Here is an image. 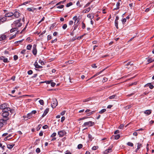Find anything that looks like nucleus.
I'll return each instance as SVG.
<instances>
[{"instance_id": "nucleus-1", "label": "nucleus", "mask_w": 154, "mask_h": 154, "mask_svg": "<svg viewBox=\"0 0 154 154\" xmlns=\"http://www.w3.org/2000/svg\"><path fill=\"white\" fill-rule=\"evenodd\" d=\"M21 20V19L20 18L14 21L13 24H15L14 26L17 28L21 26L22 23H20Z\"/></svg>"}, {"instance_id": "nucleus-2", "label": "nucleus", "mask_w": 154, "mask_h": 154, "mask_svg": "<svg viewBox=\"0 0 154 154\" xmlns=\"http://www.w3.org/2000/svg\"><path fill=\"white\" fill-rule=\"evenodd\" d=\"M1 115L3 117L2 119L5 120L4 121H7L9 119V113H2Z\"/></svg>"}, {"instance_id": "nucleus-3", "label": "nucleus", "mask_w": 154, "mask_h": 154, "mask_svg": "<svg viewBox=\"0 0 154 154\" xmlns=\"http://www.w3.org/2000/svg\"><path fill=\"white\" fill-rule=\"evenodd\" d=\"M58 102L55 98H53L51 102V106L53 108H54L57 105Z\"/></svg>"}, {"instance_id": "nucleus-4", "label": "nucleus", "mask_w": 154, "mask_h": 154, "mask_svg": "<svg viewBox=\"0 0 154 154\" xmlns=\"http://www.w3.org/2000/svg\"><path fill=\"white\" fill-rule=\"evenodd\" d=\"M95 125L94 122H93L91 121H89L88 122H85L82 125L83 127H84L86 126H88L89 127H91Z\"/></svg>"}, {"instance_id": "nucleus-5", "label": "nucleus", "mask_w": 154, "mask_h": 154, "mask_svg": "<svg viewBox=\"0 0 154 154\" xmlns=\"http://www.w3.org/2000/svg\"><path fill=\"white\" fill-rule=\"evenodd\" d=\"M8 108H10L8 107V105L7 103H4L0 106V109L2 110Z\"/></svg>"}, {"instance_id": "nucleus-6", "label": "nucleus", "mask_w": 154, "mask_h": 154, "mask_svg": "<svg viewBox=\"0 0 154 154\" xmlns=\"http://www.w3.org/2000/svg\"><path fill=\"white\" fill-rule=\"evenodd\" d=\"M66 134V132L64 130H62L58 132V134L60 137H62Z\"/></svg>"}, {"instance_id": "nucleus-7", "label": "nucleus", "mask_w": 154, "mask_h": 154, "mask_svg": "<svg viewBox=\"0 0 154 154\" xmlns=\"http://www.w3.org/2000/svg\"><path fill=\"white\" fill-rule=\"evenodd\" d=\"M112 146H110L108 148L103 151V153L105 154H107L109 152H112Z\"/></svg>"}, {"instance_id": "nucleus-8", "label": "nucleus", "mask_w": 154, "mask_h": 154, "mask_svg": "<svg viewBox=\"0 0 154 154\" xmlns=\"http://www.w3.org/2000/svg\"><path fill=\"white\" fill-rule=\"evenodd\" d=\"M7 20V18L5 17L1 16L0 17V23H4Z\"/></svg>"}, {"instance_id": "nucleus-9", "label": "nucleus", "mask_w": 154, "mask_h": 154, "mask_svg": "<svg viewBox=\"0 0 154 154\" xmlns=\"http://www.w3.org/2000/svg\"><path fill=\"white\" fill-rule=\"evenodd\" d=\"M9 111L11 112L12 113V112L13 111V110L12 109H11V108H8L7 109L2 110V113H9Z\"/></svg>"}, {"instance_id": "nucleus-10", "label": "nucleus", "mask_w": 154, "mask_h": 154, "mask_svg": "<svg viewBox=\"0 0 154 154\" xmlns=\"http://www.w3.org/2000/svg\"><path fill=\"white\" fill-rule=\"evenodd\" d=\"M20 14V13L18 11H16L13 13V17H15L16 18H18L19 17Z\"/></svg>"}, {"instance_id": "nucleus-11", "label": "nucleus", "mask_w": 154, "mask_h": 154, "mask_svg": "<svg viewBox=\"0 0 154 154\" xmlns=\"http://www.w3.org/2000/svg\"><path fill=\"white\" fill-rule=\"evenodd\" d=\"M5 17H11L12 18H14L13 17V13L12 12H9L5 14Z\"/></svg>"}, {"instance_id": "nucleus-12", "label": "nucleus", "mask_w": 154, "mask_h": 154, "mask_svg": "<svg viewBox=\"0 0 154 154\" xmlns=\"http://www.w3.org/2000/svg\"><path fill=\"white\" fill-rule=\"evenodd\" d=\"M106 68H106L105 69H103L101 71H100V72L97 73L95 74L93 76H92L90 78V79H92V78H94V77H96L97 75H99L102 72H103Z\"/></svg>"}, {"instance_id": "nucleus-13", "label": "nucleus", "mask_w": 154, "mask_h": 154, "mask_svg": "<svg viewBox=\"0 0 154 154\" xmlns=\"http://www.w3.org/2000/svg\"><path fill=\"white\" fill-rule=\"evenodd\" d=\"M4 120H5L2 119L0 120V127H2L3 126L4 123L6 124L7 121H4Z\"/></svg>"}, {"instance_id": "nucleus-14", "label": "nucleus", "mask_w": 154, "mask_h": 154, "mask_svg": "<svg viewBox=\"0 0 154 154\" xmlns=\"http://www.w3.org/2000/svg\"><path fill=\"white\" fill-rule=\"evenodd\" d=\"M49 111V108H47L45 110L42 116V117H44L45 116L48 112Z\"/></svg>"}, {"instance_id": "nucleus-15", "label": "nucleus", "mask_w": 154, "mask_h": 154, "mask_svg": "<svg viewBox=\"0 0 154 154\" xmlns=\"http://www.w3.org/2000/svg\"><path fill=\"white\" fill-rule=\"evenodd\" d=\"M146 86H149V88L151 89H152L154 88V86L152 85L151 83H147L144 86V87Z\"/></svg>"}, {"instance_id": "nucleus-16", "label": "nucleus", "mask_w": 154, "mask_h": 154, "mask_svg": "<svg viewBox=\"0 0 154 154\" xmlns=\"http://www.w3.org/2000/svg\"><path fill=\"white\" fill-rule=\"evenodd\" d=\"M34 65L35 67L37 68H42V66H39L38 65V63L36 61L35 62L34 64Z\"/></svg>"}, {"instance_id": "nucleus-17", "label": "nucleus", "mask_w": 154, "mask_h": 154, "mask_svg": "<svg viewBox=\"0 0 154 154\" xmlns=\"http://www.w3.org/2000/svg\"><path fill=\"white\" fill-rule=\"evenodd\" d=\"M152 112V110L151 109L147 110L144 111V113L147 115H149Z\"/></svg>"}, {"instance_id": "nucleus-18", "label": "nucleus", "mask_w": 154, "mask_h": 154, "mask_svg": "<svg viewBox=\"0 0 154 154\" xmlns=\"http://www.w3.org/2000/svg\"><path fill=\"white\" fill-rule=\"evenodd\" d=\"M120 5V3L119 2H118L116 3V7L113 9V11L118 10L119 8V6Z\"/></svg>"}, {"instance_id": "nucleus-19", "label": "nucleus", "mask_w": 154, "mask_h": 154, "mask_svg": "<svg viewBox=\"0 0 154 154\" xmlns=\"http://www.w3.org/2000/svg\"><path fill=\"white\" fill-rule=\"evenodd\" d=\"M6 36L5 35H1L0 36V41L3 40L5 39Z\"/></svg>"}, {"instance_id": "nucleus-20", "label": "nucleus", "mask_w": 154, "mask_h": 154, "mask_svg": "<svg viewBox=\"0 0 154 154\" xmlns=\"http://www.w3.org/2000/svg\"><path fill=\"white\" fill-rule=\"evenodd\" d=\"M14 144H8L7 145V147L8 149H11L14 146Z\"/></svg>"}, {"instance_id": "nucleus-21", "label": "nucleus", "mask_w": 154, "mask_h": 154, "mask_svg": "<svg viewBox=\"0 0 154 154\" xmlns=\"http://www.w3.org/2000/svg\"><path fill=\"white\" fill-rule=\"evenodd\" d=\"M37 49H32V52L33 54L34 55H36L37 53Z\"/></svg>"}, {"instance_id": "nucleus-22", "label": "nucleus", "mask_w": 154, "mask_h": 154, "mask_svg": "<svg viewBox=\"0 0 154 154\" xmlns=\"http://www.w3.org/2000/svg\"><path fill=\"white\" fill-rule=\"evenodd\" d=\"M18 30V28L17 27H15L12 28L10 30V32L12 33Z\"/></svg>"}, {"instance_id": "nucleus-23", "label": "nucleus", "mask_w": 154, "mask_h": 154, "mask_svg": "<svg viewBox=\"0 0 154 154\" xmlns=\"http://www.w3.org/2000/svg\"><path fill=\"white\" fill-rule=\"evenodd\" d=\"M32 46L31 45H27L26 47V49L27 50H30L31 49Z\"/></svg>"}, {"instance_id": "nucleus-24", "label": "nucleus", "mask_w": 154, "mask_h": 154, "mask_svg": "<svg viewBox=\"0 0 154 154\" xmlns=\"http://www.w3.org/2000/svg\"><path fill=\"white\" fill-rule=\"evenodd\" d=\"M91 97H89L88 98H86L85 99L83 100H82V101L83 102H88V101L90 100H91Z\"/></svg>"}, {"instance_id": "nucleus-25", "label": "nucleus", "mask_w": 154, "mask_h": 154, "mask_svg": "<svg viewBox=\"0 0 154 154\" xmlns=\"http://www.w3.org/2000/svg\"><path fill=\"white\" fill-rule=\"evenodd\" d=\"M115 25L117 29H119V27L118 26V21H115Z\"/></svg>"}, {"instance_id": "nucleus-26", "label": "nucleus", "mask_w": 154, "mask_h": 154, "mask_svg": "<svg viewBox=\"0 0 154 154\" xmlns=\"http://www.w3.org/2000/svg\"><path fill=\"white\" fill-rule=\"evenodd\" d=\"M95 112V111H93L91 112H90L87 114V115L88 116H91V115L93 114Z\"/></svg>"}, {"instance_id": "nucleus-27", "label": "nucleus", "mask_w": 154, "mask_h": 154, "mask_svg": "<svg viewBox=\"0 0 154 154\" xmlns=\"http://www.w3.org/2000/svg\"><path fill=\"white\" fill-rule=\"evenodd\" d=\"M91 10V8H87L85 10L83 11V12L84 13H86L87 12H89Z\"/></svg>"}, {"instance_id": "nucleus-28", "label": "nucleus", "mask_w": 154, "mask_h": 154, "mask_svg": "<svg viewBox=\"0 0 154 154\" xmlns=\"http://www.w3.org/2000/svg\"><path fill=\"white\" fill-rule=\"evenodd\" d=\"M88 137L89 139L91 141L92 140L94 139V137H92V136L90 134H89L88 135Z\"/></svg>"}, {"instance_id": "nucleus-29", "label": "nucleus", "mask_w": 154, "mask_h": 154, "mask_svg": "<svg viewBox=\"0 0 154 154\" xmlns=\"http://www.w3.org/2000/svg\"><path fill=\"white\" fill-rule=\"evenodd\" d=\"M106 111V109H103L99 112L100 114H102Z\"/></svg>"}, {"instance_id": "nucleus-30", "label": "nucleus", "mask_w": 154, "mask_h": 154, "mask_svg": "<svg viewBox=\"0 0 154 154\" xmlns=\"http://www.w3.org/2000/svg\"><path fill=\"white\" fill-rule=\"evenodd\" d=\"M132 106V105H128L125 107V109L127 110L131 107Z\"/></svg>"}, {"instance_id": "nucleus-31", "label": "nucleus", "mask_w": 154, "mask_h": 154, "mask_svg": "<svg viewBox=\"0 0 154 154\" xmlns=\"http://www.w3.org/2000/svg\"><path fill=\"white\" fill-rule=\"evenodd\" d=\"M127 145L128 146H129L132 147L134 146V144L133 143H132L130 142H128L127 143Z\"/></svg>"}, {"instance_id": "nucleus-32", "label": "nucleus", "mask_w": 154, "mask_h": 154, "mask_svg": "<svg viewBox=\"0 0 154 154\" xmlns=\"http://www.w3.org/2000/svg\"><path fill=\"white\" fill-rule=\"evenodd\" d=\"M137 148H138V149H140L141 147H142V146L141 143H137Z\"/></svg>"}, {"instance_id": "nucleus-33", "label": "nucleus", "mask_w": 154, "mask_h": 154, "mask_svg": "<svg viewBox=\"0 0 154 154\" xmlns=\"http://www.w3.org/2000/svg\"><path fill=\"white\" fill-rule=\"evenodd\" d=\"M39 102L40 103V104L41 105H43L44 104V101L42 100H40L39 101Z\"/></svg>"}, {"instance_id": "nucleus-34", "label": "nucleus", "mask_w": 154, "mask_h": 154, "mask_svg": "<svg viewBox=\"0 0 154 154\" xmlns=\"http://www.w3.org/2000/svg\"><path fill=\"white\" fill-rule=\"evenodd\" d=\"M83 147V145L81 144H79L77 146V148L78 149H80Z\"/></svg>"}, {"instance_id": "nucleus-35", "label": "nucleus", "mask_w": 154, "mask_h": 154, "mask_svg": "<svg viewBox=\"0 0 154 154\" xmlns=\"http://www.w3.org/2000/svg\"><path fill=\"white\" fill-rule=\"evenodd\" d=\"M116 97V95H112L111 96H109V99H114L115 98V97Z\"/></svg>"}, {"instance_id": "nucleus-36", "label": "nucleus", "mask_w": 154, "mask_h": 154, "mask_svg": "<svg viewBox=\"0 0 154 154\" xmlns=\"http://www.w3.org/2000/svg\"><path fill=\"white\" fill-rule=\"evenodd\" d=\"M114 137L115 139L118 140L120 136L119 134H117L114 136Z\"/></svg>"}, {"instance_id": "nucleus-37", "label": "nucleus", "mask_w": 154, "mask_h": 154, "mask_svg": "<svg viewBox=\"0 0 154 154\" xmlns=\"http://www.w3.org/2000/svg\"><path fill=\"white\" fill-rule=\"evenodd\" d=\"M122 22L123 24V25H124L125 24V23L126 21V19L125 18H123L122 20Z\"/></svg>"}, {"instance_id": "nucleus-38", "label": "nucleus", "mask_w": 154, "mask_h": 154, "mask_svg": "<svg viewBox=\"0 0 154 154\" xmlns=\"http://www.w3.org/2000/svg\"><path fill=\"white\" fill-rule=\"evenodd\" d=\"M72 3L71 2H70L68 3H67L66 5V7H68L72 5Z\"/></svg>"}, {"instance_id": "nucleus-39", "label": "nucleus", "mask_w": 154, "mask_h": 154, "mask_svg": "<svg viewBox=\"0 0 154 154\" xmlns=\"http://www.w3.org/2000/svg\"><path fill=\"white\" fill-rule=\"evenodd\" d=\"M42 126V125L41 124H39L38 125V126L37 128V131H39L41 128V127Z\"/></svg>"}, {"instance_id": "nucleus-40", "label": "nucleus", "mask_w": 154, "mask_h": 154, "mask_svg": "<svg viewBox=\"0 0 154 154\" xmlns=\"http://www.w3.org/2000/svg\"><path fill=\"white\" fill-rule=\"evenodd\" d=\"M73 20L75 21L74 23H76V21L77 20V16H76L74 17L73 18Z\"/></svg>"}, {"instance_id": "nucleus-41", "label": "nucleus", "mask_w": 154, "mask_h": 154, "mask_svg": "<svg viewBox=\"0 0 154 154\" xmlns=\"http://www.w3.org/2000/svg\"><path fill=\"white\" fill-rule=\"evenodd\" d=\"M38 62L39 63H40L41 64V65H43L44 64V62L42 60H41V59H40L38 61Z\"/></svg>"}, {"instance_id": "nucleus-42", "label": "nucleus", "mask_w": 154, "mask_h": 154, "mask_svg": "<svg viewBox=\"0 0 154 154\" xmlns=\"http://www.w3.org/2000/svg\"><path fill=\"white\" fill-rule=\"evenodd\" d=\"M82 28L83 29H84L85 28V27H86V26H85V24L83 23V22H82Z\"/></svg>"}, {"instance_id": "nucleus-43", "label": "nucleus", "mask_w": 154, "mask_h": 154, "mask_svg": "<svg viewBox=\"0 0 154 154\" xmlns=\"http://www.w3.org/2000/svg\"><path fill=\"white\" fill-rule=\"evenodd\" d=\"M67 27V25L66 24H64L62 26V28L63 29H65Z\"/></svg>"}, {"instance_id": "nucleus-44", "label": "nucleus", "mask_w": 154, "mask_h": 154, "mask_svg": "<svg viewBox=\"0 0 154 154\" xmlns=\"http://www.w3.org/2000/svg\"><path fill=\"white\" fill-rule=\"evenodd\" d=\"M27 73H28V74L29 75H31L33 73V71L32 70H29V71H28Z\"/></svg>"}, {"instance_id": "nucleus-45", "label": "nucleus", "mask_w": 154, "mask_h": 154, "mask_svg": "<svg viewBox=\"0 0 154 154\" xmlns=\"http://www.w3.org/2000/svg\"><path fill=\"white\" fill-rule=\"evenodd\" d=\"M18 58V57L17 55H14V60L15 61L17 60Z\"/></svg>"}, {"instance_id": "nucleus-46", "label": "nucleus", "mask_w": 154, "mask_h": 154, "mask_svg": "<svg viewBox=\"0 0 154 154\" xmlns=\"http://www.w3.org/2000/svg\"><path fill=\"white\" fill-rule=\"evenodd\" d=\"M75 25L73 26L74 29H73V31H74L78 27V25H76V24H75Z\"/></svg>"}, {"instance_id": "nucleus-47", "label": "nucleus", "mask_w": 154, "mask_h": 154, "mask_svg": "<svg viewBox=\"0 0 154 154\" xmlns=\"http://www.w3.org/2000/svg\"><path fill=\"white\" fill-rule=\"evenodd\" d=\"M41 152L40 149L39 148H37L36 149V152L37 153H38L40 152Z\"/></svg>"}, {"instance_id": "nucleus-48", "label": "nucleus", "mask_w": 154, "mask_h": 154, "mask_svg": "<svg viewBox=\"0 0 154 154\" xmlns=\"http://www.w3.org/2000/svg\"><path fill=\"white\" fill-rule=\"evenodd\" d=\"M98 146H93L92 148V149L93 150H96L98 148Z\"/></svg>"}, {"instance_id": "nucleus-49", "label": "nucleus", "mask_w": 154, "mask_h": 154, "mask_svg": "<svg viewBox=\"0 0 154 154\" xmlns=\"http://www.w3.org/2000/svg\"><path fill=\"white\" fill-rule=\"evenodd\" d=\"M16 36V34H14L12 36H11L10 38H9V39L10 40H11V39H12L14 38Z\"/></svg>"}, {"instance_id": "nucleus-50", "label": "nucleus", "mask_w": 154, "mask_h": 154, "mask_svg": "<svg viewBox=\"0 0 154 154\" xmlns=\"http://www.w3.org/2000/svg\"><path fill=\"white\" fill-rule=\"evenodd\" d=\"M66 0H64L63 1H62L59 2L56 5H59L61 4V3H63L65 2Z\"/></svg>"}, {"instance_id": "nucleus-51", "label": "nucleus", "mask_w": 154, "mask_h": 154, "mask_svg": "<svg viewBox=\"0 0 154 154\" xmlns=\"http://www.w3.org/2000/svg\"><path fill=\"white\" fill-rule=\"evenodd\" d=\"M75 38L73 37L70 40V41L71 42H73L76 39V36H75Z\"/></svg>"}, {"instance_id": "nucleus-52", "label": "nucleus", "mask_w": 154, "mask_h": 154, "mask_svg": "<svg viewBox=\"0 0 154 154\" xmlns=\"http://www.w3.org/2000/svg\"><path fill=\"white\" fill-rule=\"evenodd\" d=\"M48 128V126L47 125H45L42 126V128L43 129H47Z\"/></svg>"}, {"instance_id": "nucleus-53", "label": "nucleus", "mask_w": 154, "mask_h": 154, "mask_svg": "<svg viewBox=\"0 0 154 154\" xmlns=\"http://www.w3.org/2000/svg\"><path fill=\"white\" fill-rule=\"evenodd\" d=\"M56 85V83L54 82H51V85L52 87H54Z\"/></svg>"}, {"instance_id": "nucleus-54", "label": "nucleus", "mask_w": 154, "mask_h": 154, "mask_svg": "<svg viewBox=\"0 0 154 154\" xmlns=\"http://www.w3.org/2000/svg\"><path fill=\"white\" fill-rule=\"evenodd\" d=\"M92 2V1L90 2H88V3H87L84 6V8H86V7L88 6L91 3V2Z\"/></svg>"}, {"instance_id": "nucleus-55", "label": "nucleus", "mask_w": 154, "mask_h": 154, "mask_svg": "<svg viewBox=\"0 0 154 154\" xmlns=\"http://www.w3.org/2000/svg\"><path fill=\"white\" fill-rule=\"evenodd\" d=\"M56 135V133L55 132H54L51 135V137H55Z\"/></svg>"}, {"instance_id": "nucleus-56", "label": "nucleus", "mask_w": 154, "mask_h": 154, "mask_svg": "<svg viewBox=\"0 0 154 154\" xmlns=\"http://www.w3.org/2000/svg\"><path fill=\"white\" fill-rule=\"evenodd\" d=\"M64 5H61L60 6H57V8H62L64 7Z\"/></svg>"}, {"instance_id": "nucleus-57", "label": "nucleus", "mask_w": 154, "mask_h": 154, "mask_svg": "<svg viewBox=\"0 0 154 154\" xmlns=\"http://www.w3.org/2000/svg\"><path fill=\"white\" fill-rule=\"evenodd\" d=\"M46 32V31L45 30H44V31H43L42 33L40 34V35H39V36L40 37H42V35L45 34Z\"/></svg>"}, {"instance_id": "nucleus-58", "label": "nucleus", "mask_w": 154, "mask_h": 154, "mask_svg": "<svg viewBox=\"0 0 154 154\" xmlns=\"http://www.w3.org/2000/svg\"><path fill=\"white\" fill-rule=\"evenodd\" d=\"M91 66L92 67L94 68H96L97 67V66L95 64H93Z\"/></svg>"}, {"instance_id": "nucleus-59", "label": "nucleus", "mask_w": 154, "mask_h": 154, "mask_svg": "<svg viewBox=\"0 0 154 154\" xmlns=\"http://www.w3.org/2000/svg\"><path fill=\"white\" fill-rule=\"evenodd\" d=\"M27 10L29 11H33L32 8H27Z\"/></svg>"}, {"instance_id": "nucleus-60", "label": "nucleus", "mask_w": 154, "mask_h": 154, "mask_svg": "<svg viewBox=\"0 0 154 154\" xmlns=\"http://www.w3.org/2000/svg\"><path fill=\"white\" fill-rule=\"evenodd\" d=\"M65 117H64V116H63L61 117V122H63L64 121V120H65Z\"/></svg>"}, {"instance_id": "nucleus-61", "label": "nucleus", "mask_w": 154, "mask_h": 154, "mask_svg": "<svg viewBox=\"0 0 154 154\" xmlns=\"http://www.w3.org/2000/svg\"><path fill=\"white\" fill-rule=\"evenodd\" d=\"M76 5L78 6H79L80 7L81 6L80 5V2L79 1H77V3H76Z\"/></svg>"}, {"instance_id": "nucleus-62", "label": "nucleus", "mask_w": 154, "mask_h": 154, "mask_svg": "<svg viewBox=\"0 0 154 154\" xmlns=\"http://www.w3.org/2000/svg\"><path fill=\"white\" fill-rule=\"evenodd\" d=\"M51 35H48L47 37L48 40H49L51 39Z\"/></svg>"}, {"instance_id": "nucleus-63", "label": "nucleus", "mask_w": 154, "mask_h": 154, "mask_svg": "<svg viewBox=\"0 0 154 154\" xmlns=\"http://www.w3.org/2000/svg\"><path fill=\"white\" fill-rule=\"evenodd\" d=\"M3 62L5 63H7L9 62V61L8 60V59L7 58H5V59H4Z\"/></svg>"}, {"instance_id": "nucleus-64", "label": "nucleus", "mask_w": 154, "mask_h": 154, "mask_svg": "<svg viewBox=\"0 0 154 154\" xmlns=\"http://www.w3.org/2000/svg\"><path fill=\"white\" fill-rule=\"evenodd\" d=\"M26 51V50L24 49L22 50L21 51L20 53L22 54H24L25 53V52Z\"/></svg>"}]
</instances>
